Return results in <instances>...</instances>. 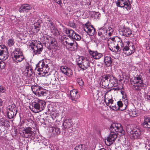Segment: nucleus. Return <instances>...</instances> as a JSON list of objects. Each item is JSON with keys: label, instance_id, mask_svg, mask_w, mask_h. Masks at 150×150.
<instances>
[{"label": "nucleus", "instance_id": "f257e3e1", "mask_svg": "<svg viewBox=\"0 0 150 150\" xmlns=\"http://www.w3.org/2000/svg\"><path fill=\"white\" fill-rule=\"evenodd\" d=\"M109 129L110 133L106 139L109 145H111L114 142L119 133L121 134V135L124 134L125 133L122 125L117 123H112L110 126Z\"/></svg>", "mask_w": 150, "mask_h": 150}, {"label": "nucleus", "instance_id": "f03ea898", "mask_svg": "<svg viewBox=\"0 0 150 150\" xmlns=\"http://www.w3.org/2000/svg\"><path fill=\"white\" fill-rule=\"evenodd\" d=\"M141 75H137L134 77V80L130 79L131 82V87L133 90L137 91H140L142 89L144 90L146 88V85L144 83Z\"/></svg>", "mask_w": 150, "mask_h": 150}, {"label": "nucleus", "instance_id": "7ed1b4c3", "mask_svg": "<svg viewBox=\"0 0 150 150\" xmlns=\"http://www.w3.org/2000/svg\"><path fill=\"white\" fill-rule=\"evenodd\" d=\"M100 85L102 87L105 88L108 86L109 83H110L113 86L114 85L115 83L117 82V79L114 76L112 73L104 74L101 77Z\"/></svg>", "mask_w": 150, "mask_h": 150}, {"label": "nucleus", "instance_id": "20e7f679", "mask_svg": "<svg viewBox=\"0 0 150 150\" xmlns=\"http://www.w3.org/2000/svg\"><path fill=\"white\" fill-rule=\"evenodd\" d=\"M31 89L33 93L38 97L45 96L47 93V91L46 90L36 83L32 86Z\"/></svg>", "mask_w": 150, "mask_h": 150}, {"label": "nucleus", "instance_id": "39448f33", "mask_svg": "<svg viewBox=\"0 0 150 150\" xmlns=\"http://www.w3.org/2000/svg\"><path fill=\"white\" fill-rule=\"evenodd\" d=\"M33 42L30 44L31 48L33 50V52L35 54H41L43 49V45L40 42L38 41V43L37 41L36 42Z\"/></svg>", "mask_w": 150, "mask_h": 150}, {"label": "nucleus", "instance_id": "423d86ee", "mask_svg": "<svg viewBox=\"0 0 150 150\" xmlns=\"http://www.w3.org/2000/svg\"><path fill=\"white\" fill-rule=\"evenodd\" d=\"M9 54L6 47L4 45H0V60H5L8 59Z\"/></svg>", "mask_w": 150, "mask_h": 150}, {"label": "nucleus", "instance_id": "0eeeda50", "mask_svg": "<svg viewBox=\"0 0 150 150\" xmlns=\"http://www.w3.org/2000/svg\"><path fill=\"white\" fill-rule=\"evenodd\" d=\"M46 103L45 101L42 100H39L38 102H35L33 104V107L36 110L35 111L33 110V112L35 113L38 112L42 111L45 106Z\"/></svg>", "mask_w": 150, "mask_h": 150}, {"label": "nucleus", "instance_id": "6e6552de", "mask_svg": "<svg viewBox=\"0 0 150 150\" xmlns=\"http://www.w3.org/2000/svg\"><path fill=\"white\" fill-rule=\"evenodd\" d=\"M33 129L29 127L23 128L22 131L21 130H20V134L23 137L30 138L33 133Z\"/></svg>", "mask_w": 150, "mask_h": 150}, {"label": "nucleus", "instance_id": "1a4fd4ad", "mask_svg": "<svg viewBox=\"0 0 150 150\" xmlns=\"http://www.w3.org/2000/svg\"><path fill=\"white\" fill-rule=\"evenodd\" d=\"M118 7L125 8L128 11L131 8V5L128 0H118L116 2Z\"/></svg>", "mask_w": 150, "mask_h": 150}, {"label": "nucleus", "instance_id": "9d476101", "mask_svg": "<svg viewBox=\"0 0 150 150\" xmlns=\"http://www.w3.org/2000/svg\"><path fill=\"white\" fill-rule=\"evenodd\" d=\"M119 32L122 35L127 37L132 38L134 36V34L132 33L131 30L125 26L122 28L121 31H119Z\"/></svg>", "mask_w": 150, "mask_h": 150}, {"label": "nucleus", "instance_id": "9b49d317", "mask_svg": "<svg viewBox=\"0 0 150 150\" xmlns=\"http://www.w3.org/2000/svg\"><path fill=\"white\" fill-rule=\"evenodd\" d=\"M78 91L75 89H73L70 91V98L74 103H76L79 96L77 94Z\"/></svg>", "mask_w": 150, "mask_h": 150}, {"label": "nucleus", "instance_id": "f8f14e48", "mask_svg": "<svg viewBox=\"0 0 150 150\" xmlns=\"http://www.w3.org/2000/svg\"><path fill=\"white\" fill-rule=\"evenodd\" d=\"M32 8L31 6L27 4L22 5L19 9V11L21 13H27Z\"/></svg>", "mask_w": 150, "mask_h": 150}, {"label": "nucleus", "instance_id": "ddd939ff", "mask_svg": "<svg viewBox=\"0 0 150 150\" xmlns=\"http://www.w3.org/2000/svg\"><path fill=\"white\" fill-rule=\"evenodd\" d=\"M60 70L62 72L69 77L73 74L71 70L66 67L64 66L61 67Z\"/></svg>", "mask_w": 150, "mask_h": 150}, {"label": "nucleus", "instance_id": "4468645a", "mask_svg": "<svg viewBox=\"0 0 150 150\" xmlns=\"http://www.w3.org/2000/svg\"><path fill=\"white\" fill-rule=\"evenodd\" d=\"M107 34V30L105 27H103L99 29L98 32V35L101 38L102 40L105 39V36Z\"/></svg>", "mask_w": 150, "mask_h": 150}, {"label": "nucleus", "instance_id": "2eb2a0df", "mask_svg": "<svg viewBox=\"0 0 150 150\" xmlns=\"http://www.w3.org/2000/svg\"><path fill=\"white\" fill-rule=\"evenodd\" d=\"M144 121L142 124V126L146 129L150 128V117L144 116Z\"/></svg>", "mask_w": 150, "mask_h": 150}, {"label": "nucleus", "instance_id": "dca6fc26", "mask_svg": "<svg viewBox=\"0 0 150 150\" xmlns=\"http://www.w3.org/2000/svg\"><path fill=\"white\" fill-rule=\"evenodd\" d=\"M63 125L65 129H68L73 127V124L70 119H67L64 120Z\"/></svg>", "mask_w": 150, "mask_h": 150}, {"label": "nucleus", "instance_id": "f3484780", "mask_svg": "<svg viewBox=\"0 0 150 150\" xmlns=\"http://www.w3.org/2000/svg\"><path fill=\"white\" fill-rule=\"evenodd\" d=\"M114 41L116 42V46L119 50H121L120 51H122V48L124 47V45L122 43V39L119 37H116L114 38Z\"/></svg>", "mask_w": 150, "mask_h": 150}, {"label": "nucleus", "instance_id": "a211bd4d", "mask_svg": "<svg viewBox=\"0 0 150 150\" xmlns=\"http://www.w3.org/2000/svg\"><path fill=\"white\" fill-rule=\"evenodd\" d=\"M112 59L109 56L105 57L104 58V62L106 66L108 67H111Z\"/></svg>", "mask_w": 150, "mask_h": 150}, {"label": "nucleus", "instance_id": "6ab92c4d", "mask_svg": "<svg viewBox=\"0 0 150 150\" xmlns=\"http://www.w3.org/2000/svg\"><path fill=\"white\" fill-rule=\"evenodd\" d=\"M11 55L13 61L17 63L20 62L24 59V57L23 54L16 56H13V54H11Z\"/></svg>", "mask_w": 150, "mask_h": 150}, {"label": "nucleus", "instance_id": "aec40b11", "mask_svg": "<svg viewBox=\"0 0 150 150\" xmlns=\"http://www.w3.org/2000/svg\"><path fill=\"white\" fill-rule=\"evenodd\" d=\"M45 66H40V65H36V67L38 68V71L40 72L39 74L42 76H47L48 74L46 73L45 70L44 68Z\"/></svg>", "mask_w": 150, "mask_h": 150}, {"label": "nucleus", "instance_id": "412c9836", "mask_svg": "<svg viewBox=\"0 0 150 150\" xmlns=\"http://www.w3.org/2000/svg\"><path fill=\"white\" fill-rule=\"evenodd\" d=\"M82 64L81 68L83 70H85L87 69L90 66L89 61L87 59H84L82 60Z\"/></svg>", "mask_w": 150, "mask_h": 150}, {"label": "nucleus", "instance_id": "4be33fe9", "mask_svg": "<svg viewBox=\"0 0 150 150\" xmlns=\"http://www.w3.org/2000/svg\"><path fill=\"white\" fill-rule=\"evenodd\" d=\"M84 30L88 33L89 35L91 36H93L96 32L95 29L93 27L92 25H91V27L87 29V30L85 28H84Z\"/></svg>", "mask_w": 150, "mask_h": 150}, {"label": "nucleus", "instance_id": "5701e85b", "mask_svg": "<svg viewBox=\"0 0 150 150\" xmlns=\"http://www.w3.org/2000/svg\"><path fill=\"white\" fill-rule=\"evenodd\" d=\"M132 136L134 139H139L140 137L141 132L139 129H137L136 130L132 131Z\"/></svg>", "mask_w": 150, "mask_h": 150}, {"label": "nucleus", "instance_id": "b1692460", "mask_svg": "<svg viewBox=\"0 0 150 150\" xmlns=\"http://www.w3.org/2000/svg\"><path fill=\"white\" fill-rule=\"evenodd\" d=\"M50 83L52 85H55L57 87L59 86L60 82L58 78L55 77H53L50 81Z\"/></svg>", "mask_w": 150, "mask_h": 150}, {"label": "nucleus", "instance_id": "393cba45", "mask_svg": "<svg viewBox=\"0 0 150 150\" xmlns=\"http://www.w3.org/2000/svg\"><path fill=\"white\" fill-rule=\"evenodd\" d=\"M17 112V111H16L15 110L13 111H8L7 115L8 118L10 119L14 118L15 117Z\"/></svg>", "mask_w": 150, "mask_h": 150}, {"label": "nucleus", "instance_id": "a878e982", "mask_svg": "<svg viewBox=\"0 0 150 150\" xmlns=\"http://www.w3.org/2000/svg\"><path fill=\"white\" fill-rule=\"evenodd\" d=\"M44 64V62L42 61V60L41 61H40L37 65L45 66L44 68L45 70L46 73H48V71H49L50 68L48 67V66H47V64Z\"/></svg>", "mask_w": 150, "mask_h": 150}, {"label": "nucleus", "instance_id": "bb28decb", "mask_svg": "<svg viewBox=\"0 0 150 150\" xmlns=\"http://www.w3.org/2000/svg\"><path fill=\"white\" fill-rule=\"evenodd\" d=\"M22 54H23V52L21 49L18 48H16L11 53V54H13V56H16Z\"/></svg>", "mask_w": 150, "mask_h": 150}, {"label": "nucleus", "instance_id": "cd10ccee", "mask_svg": "<svg viewBox=\"0 0 150 150\" xmlns=\"http://www.w3.org/2000/svg\"><path fill=\"white\" fill-rule=\"evenodd\" d=\"M129 114L130 116L132 117H135L138 116L139 114L138 111L136 109L130 110L129 111Z\"/></svg>", "mask_w": 150, "mask_h": 150}, {"label": "nucleus", "instance_id": "c85d7f7f", "mask_svg": "<svg viewBox=\"0 0 150 150\" xmlns=\"http://www.w3.org/2000/svg\"><path fill=\"white\" fill-rule=\"evenodd\" d=\"M48 27L49 28L51 32H53L56 30V27L54 23L51 22L48 23Z\"/></svg>", "mask_w": 150, "mask_h": 150}, {"label": "nucleus", "instance_id": "c756f323", "mask_svg": "<svg viewBox=\"0 0 150 150\" xmlns=\"http://www.w3.org/2000/svg\"><path fill=\"white\" fill-rule=\"evenodd\" d=\"M128 45L129 46V50L131 51L129 53V55H131L134 52L135 47L133 44L130 42H128Z\"/></svg>", "mask_w": 150, "mask_h": 150}, {"label": "nucleus", "instance_id": "7c9ffc66", "mask_svg": "<svg viewBox=\"0 0 150 150\" xmlns=\"http://www.w3.org/2000/svg\"><path fill=\"white\" fill-rule=\"evenodd\" d=\"M113 41L111 42L110 43L108 44V46L109 49L110 50H112L114 47L117 45L116 42L114 41V38L112 39Z\"/></svg>", "mask_w": 150, "mask_h": 150}, {"label": "nucleus", "instance_id": "2f4dec72", "mask_svg": "<svg viewBox=\"0 0 150 150\" xmlns=\"http://www.w3.org/2000/svg\"><path fill=\"white\" fill-rule=\"evenodd\" d=\"M15 43V42L14 41V40L13 38H10L8 39L7 44L8 46L10 47H11L12 46H13Z\"/></svg>", "mask_w": 150, "mask_h": 150}, {"label": "nucleus", "instance_id": "473e14b6", "mask_svg": "<svg viewBox=\"0 0 150 150\" xmlns=\"http://www.w3.org/2000/svg\"><path fill=\"white\" fill-rule=\"evenodd\" d=\"M78 44L76 42L73 44V46H70L69 47L72 51H74L78 49Z\"/></svg>", "mask_w": 150, "mask_h": 150}, {"label": "nucleus", "instance_id": "72a5a7b5", "mask_svg": "<svg viewBox=\"0 0 150 150\" xmlns=\"http://www.w3.org/2000/svg\"><path fill=\"white\" fill-rule=\"evenodd\" d=\"M72 38L74 40L79 41L81 39V37L77 33H76Z\"/></svg>", "mask_w": 150, "mask_h": 150}, {"label": "nucleus", "instance_id": "f704fd0d", "mask_svg": "<svg viewBox=\"0 0 150 150\" xmlns=\"http://www.w3.org/2000/svg\"><path fill=\"white\" fill-rule=\"evenodd\" d=\"M75 149L76 150H85V147L84 146H83L82 144H80L76 146Z\"/></svg>", "mask_w": 150, "mask_h": 150}, {"label": "nucleus", "instance_id": "c9c22d12", "mask_svg": "<svg viewBox=\"0 0 150 150\" xmlns=\"http://www.w3.org/2000/svg\"><path fill=\"white\" fill-rule=\"evenodd\" d=\"M68 25L72 28L76 27V24L75 23L74 21H69L68 24Z\"/></svg>", "mask_w": 150, "mask_h": 150}, {"label": "nucleus", "instance_id": "e433bc0d", "mask_svg": "<svg viewBox=\"0 0 150 150\" xmlns=\"http://www.w3.org/2000/svg\"><path fill=\"white\" fill-rule=\"evenodd\" d=\"M10 122L9 121L7 120H4L3 122L1 123L2 126H4L5 127H8L10 126L9 124Z\"/></svg>", "mask_w": 150, "mask_h": 150}, {"label": "nucleus", "instance_id": "4c0bfd02", "mask_svg": "<svg viewBox=\"0 0 150 150\" xmlns=\"http://www.w3.org/2000/svg\"><path fill=\"white\" fill-rule=\"evenodd\" d=\"M77 81L80 86H83L84 85V82L82 78H79L77 79Z\"/></svg>", "mask_w": 150, "mask_h": 150}, {"label": "nucleus", "instance_id": "58836bf2", "mask_svg": "<svg viewBox=\"0 0 150 150\" xmlns=\"http://www.w3.org/2000/svg\"><path fill=\"white\" fill-rule=\"evenodd\" d=\"M14 110L16 111H17L15 105L12 104L8 107V111H12V110L13 111Z\"/></svg>", "mask_w": 150, "mask_h": 150}, {"label": "nucleus", "instance_id": "ea45409f", "mask_svg": "<svg viewBox=\"0 0 150 150\" xmlns=\"http://www.w3.org/2000/svg\"><path fill=\"white\" fill-rule=\"evenodd\" d=\"M103 56V55L102 54L99 53L97 51L94 59H98L102 57Z\"/></svg>", "mask_w": 150, "mask_h": 150}, {"label": "nucleus", "instance_id": "a19ab883", "mask_svg": "<svg viewBox=\"0 0 150 150\" xmlns=\"http://www.w3.org/2000/svg\"><path fill=\"white\" fill-rule=\"evenodd\" d=\"M88 52L92 56V58H94L96 54V51H92L91 50H88Z\"/></svg>", "mask_w": 150, "mask_h": 150}, {"label": "nucleus", "instance_id": "79ce46f5", "mask_svg": "<svg viewBox=\"0 0 150 150\" xmlns=\"http://www.w3.org/2000/svg\"><path fill=\"white\" fill-rule=\"evenodd\" d=\"M84 59L83 58H79V60L78 61H77V63L78 65L79 66V67L80 68H81V67L82 66V62H83L82 60H83Z\"/></svg>", "mask_w": 150, "mask_h": 150}, {"label": "nucleus", "instance_id": "37998d69", "mask_svg": "<svg viewBox=\"0 0 150 150\" xmlns=\"http://www.w3.org/2000/svg\"><path fill=\"white\" fill-rule=\"evenodd\" d=\"M121 93L122 95V98L123 99H124L125 100V101L126 103H128V100H127V96L125 93L124 91H121Z\"/></svg>", "mask_w": 150, "mask_h": 150}, {"label": "nucleus", "instance_id": "c03bdc74", "mask_svg": "<svg viewBox=\"0 0 150 150\" xmlns=\"http://www.w3.org/2000/svg\"><path fill=\"white\" fill-rule=\"evenodd\" d=\"M52 131L54 132H55L56 134H60V132L59 128L57 127H54L53 130Z\"/></svg>", "mask_w": 150, "mask_h": 150}, {"label": "nucleus", "instance_id": "a18cd8bd", "mask_svg": "<svg viewBox=\"0 0 150 150\" xmlns=\"http://www.w3.org/2000/svg\"><path fill=\"white\" fill-rule=\"evenodd\" d=\"M51 45V47L53 49H56L57 48V41H55L54 42L52 43V44H50Z\"/></svg>", "mask_w": 150, "mask_h": 150}, {"label": "nucleus", "instance_id": "49530a36", "mask_svg": "<svg viewBox=\"0 0 150 150\" xmlns=\"http://www.w3.org/2000/svg\"><path fill=\"white\" fill-rule=\"evenodd\" d=\"M129 45H128V42L127 45L125 46L124 47H123L122 48V51H120L121 52H124L125 51H127L129 50Z\"/></svg>", "mask_w": 150, "mask_h": 150}, {"label": "nucleus", "instance_id": "de8ad7c7", "mask_svg": "<svg viewBox=\"0 0 150 150\" xmlns=\"http://www.w3.org/2000/svg\"><path fill=\"white\" fill-rule=\"evenodd\" d=\"M110 50L115 52H117L119 51H120L121 50H119L117 46L114 47V48H113L112 50L111 49Z\"/></svg>", "mask_w": 150, "mask_h": 150}, {"label": "nucleus", "instance_id": "09e8293b", "mask_svg": "<svg viewBox=\"0 0 150 150\" xmlns=\"http://www.w3.org/2000/svg\"><path fill=\"white\" fill-rule=\"evenodd\" d=\"M75 40H73V39L71 38H67V39L65 41V42L66 43H70L72 42H76Z\"/></svg>", "mask_w": 150, "mask_h": 150}, {"label": "nucleus", "instance_id": "8fccbe9b", "mask_svg": "<svg viewBox=\"0 0 150 150\" xmlns=\"http://www.w3.org/2000/svg\"><path fill=\"white\" fill-rule=\"evenodd\" d=\"M6 65L5 63L3 61L0 62V68L1 69H3L5 68Z\"/></svg>", "mask_w": 150, "mask_h": 150}, {"label": "nucleus", "instance_id": "3c124183", "mask_svg": "<svg viewBox=\"0 0 150 150\" xmlns=\"http://www.w3.org/2000/svg\"><path fill=\"white\" fill-rule=\"evenodd\" d=\"M42 61L44 62V64H47V66H49L48 64L51 61L48 59H44L42 60Z\"/></svg>", "mask_w": 150, "mask_h": 150}, {"label": "nucleus", "instance_id": "603ef678", "mask_svg": "<svg viewBox=\"0 0 150 150\" xmlns=\"http://www.w3.org/2000/svg\"><path fill=\"white\" fill-rule=\"evenodd\" d=\"M42 22L41 20H38L37 22L34 23V25H35L41 27V25L40 24Z\"/></svg>", "mask_w": 150, "mask_h": 150}, {"label": "nucleus", "instance_id": "864d4df0", "mask_svg": "<svg viewBox=\"0 0 150 150\" xmlns=\"http://www.w3.org/2000/svg\"><path fill=\"white\" fill-rule=\"evenodd\" d=\"M27 75L28 76H31L32 74V71L33 70L30 68V70H27Z\"/></svg>", "mask_w": 150, "mask_h": 150}, {"label": "nucleus", "instance_id": "5fc2aeb1", "mask_svg": "<svg viewBox=\"0 0 150 150\" xmlns=\"http://www.w3.org/2000/svg\"><path fill=\"white\" fill-rule=\"evenodd\" d=\"M76 32L74 31V30H71V33H70V35H69V38H71L72 39H73L72 38H73V36H74V35L75 34V33Z\"/></svg>", "mask_w": 150, "mask_h": 150}, {"label": "nucleus", "instance_id": "6e6d98bb", "mask_svg": "<svg viewBox=\"0 0 150 150\" xmlns=\"http://www.w3.org/2000/svg\"><path fill=\"white\" fill-rule=\"evenodd\" d=\"M117 105L118 106V107L120 108V109L121 107H123V105L122 104V102L121 101H118L117 102Z\"/></svg>", "mask_w": 150, "mask_h": 150}, {"label": "nucleus", "instance_id": "4d7b16f0", "mask_svg": "<svg viewBox=\"0 0 150 150\" xmlns=\"http://www.w3.org/2000/svg\"><path fill=\"white\" fill-rule=\"evenodd\" d=\"M25 67L26 68V69H27V70H30V68H30V63L27 62L25 65Z\"/></svg>", "mask_w": 150, "mask_h": 150}, {"label": "nucleus", "instance_id": "13d9d810", "mask_svg": "<svg viewBox=\"0 0 150 150\" xmlns=\"http://www.w3.org/2000/svg\"><path fill=\"white\" fill-rule=\"evenodd\" d=\"M112 109L114 110L117 111L120 110V108L116 105L113 106H112Z\"/></svg>", "mask_w": 150, "mask_h": 150}, {"label": "nucleus", "instance_id": "bf43d9fd", "mask_svg": "<svg viewBox=\"0 0 150 150\" xmlns=\"http://www.w3.org/2000/svg\"><path fill=\"white\" fill-rule=\"evenodd\" d=\"M90 23H89L88 21L84 25L85 27H86V29H88L89 28L91 27V25H90Z\"/></svg>", "mask_w": 150, "mask_h": 150}, {"label": "nucleus", "instance_id": "052dcab7", "mask_svg": "<svg viewBox=\"0 0 150 150\" xmlns=\"http://www.w3.org/2000/svg\"><path fill=\"white\" fill-rule=\"evenodd\" d=\"M6 90L4 87L2 86H0V92L4 93Z\"/></svg>", "mask_w": 150, "mask_h": 150}, {"label": "nucleus", "instance_id": "680f3d73", "mask_svg": "<svg viewBox=\"0 0 150 150\" xmlns=\"http://www.w3.org/2000/svg\"><path fill=\"white\" fill-rule=\"evenodd\" d=\"M113 102V100L112 99H109L108 100V102L107 103V105H106L107 106H109L110 104H112Z\"/></svg>", "mask_w": 150, "mask_h": 150}, {"label": "nucleus", "instance_id": "e2e57ef3", "mask_svg": "<svg viewBox=\"0 0 150 150\" xmlns=\"http://www.w3.org/2000/svg\"><path fill=\"white\" fill-rule=\"evenodd\" d=\"M34 28L38 32L40 30L41 27L38 26L34 25Z\"/></svg>", "mask_w": 150, "mask_h": 150}, {"label": "nucleus", "instance_id": "0e129e2a", "mask_svg": "<svg viewBox=\"0 0 150 150\" xmlns=\"http://www.w3.org/2000/svg\"><path fill=\"white\" fill-rule=\"evenodd\" d=\"M100 15V13L98 12H95L94 14V16L95 18H98L99 17Z\"/></svg>", "mask_w": 150, "mask_h": 150}, {"label": "nucleus", "instance_id": "69168bd1", "mask_svg": "<svg viewBox=\"0 0 150 150\" xmlns=\"http://www.w3.org/2000/svg\"><path fill=\"white\" fill-rule=\"evenodd\" d=\"M52 38V37H50V36H48L46 37V40H47V43H50V40H51V38Z\"/></svg>", "mask_w": 150, "mask_h": 150}, {"label": "nucleus", "instance_id": "338daca9", "mask_svg": "<svg viewBox=\"0 0 150 150\" xmlns=\"http://www.w3.org/2000/svg\"><path fill=\"white\" fill-rule=\"evenodd\" d=\"M51 40H50V44H52V43H53V42H54L55 41H56V40L53 37H52L51 38Z\"/></svg>", "mask_w": 150, "mask_h": 150}, {"label": "nucleus", "instance_id": "774afa93", "mask_svg": "<svg viewBox=\"0 0 150 150\" xmlns=\"http://www.w3.org/2000/svg\"><path fill=\"white\" fill-rule=\"evenodd\" d=\"M147 99L150 101V91L148 92L147 94Z\"/></svg>", "mask_w": 150, "mask_h": 150}]
</instances>
